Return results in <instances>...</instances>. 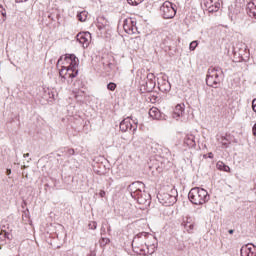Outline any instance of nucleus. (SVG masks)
<instances>
[{"mask_svg":"<svg viewBox=\"0 0 256 256\" xmlns=\"http://www.w3.org/2000/svg\"><path fill=\"white\" fill-rule=\"evenodd\" d=\"M127 191L130 193L132 199L137 201L139 205H151V195L145 191V184L141 181L132 182Z\"/></svg>","mask_w":256,"mask_h":256,"instance_id":"f257e3e1","label":"nucleus"},{"mask_svg":"<svg viewBox=\"0 0 256 256\" xmlns=\"http://www.w3.org/2000/svg\"><path fill=\"white\" fill-rule=\"evenodd\" d=\"M63 65L62 69L59 72L60 77L62 79H67L69 77L70 79H75L77 75H79V70H77V67L79 65V58L75 56V54H66L64 56V62H62Z\"/></svg>","mask_w":256,"mask_h":256,"instance_id":"f03ea898","label":"nucleus"},{"mask_svg":"<svg viewBox=\"0 0 256 256\" xmlns=\"http://www.w3.org/2000/svg\"><path fill=\"white\" fill-rule=\"evenodd\" d=\"M139 239H153L155 241V237L152 234H149L147 232H141L137 234V236L132 241V247L134 251L138 253V255H144V256L153 255V253H155V244L150 245V248H149V244L145 242L146 249L143 246L139 248V246H137Z\"/></svg>","mask_w":256,"mask_h":256,"instance_id":"7ed1b4c3","label":"nucleus"},{"mask_svg":"<svg viewBox=\"0 0 256 256\" xmlns=\"http://www.w3.org/2000/svg\"><path fill=\"white\" fill-rule=\"evenodd\" d=\"M225 74L223 73V68L216 66L210 67L208 69V74L206 77V84L208 87H213L217 89L219 85H221V81H223Z\"/></svg>","mask_w":256,"mask_h":256,"instance_id":"20e7f679","label":"nucleus"},{"mask_svg":"<svg viewBox=\"0 0 256 256\" xmlns=\"http://www.w3.org/2000/svg\"><path fill=\"white\" fill-rule=\"evenodd\" d=\"M188 199L193 205H203L209 201V192L203 188H192L188 193Z\"/></svg>","mask_w":256,"mask_h":256,"instance_id":"39448f33","label":"nucleus"},{"mask_svg":"<svg viewBox=\"0 0 256 256\" xmlns=\"http://www.w3.org/2000/svg\"><path fill=\"white\" fill-rule=\"evenodd\" d=\"M177 195H178L177 189L173 188L171 189L170 193H167V192L159 193L157 195V198L159 202L165 207H171V205L177 202Z\"/></svg>","mask_w":256,"mask_h":256,"instance_id":"423d86ee","label":"nucleus"},{"mask_svg":"<svg viewBox=\"0 0 256 256\" xmlns=\"http://www.w3.org/2000/svg\"><path fill=\"white\" fill-rule=\"evenodd\" d=\"M160 11L164 19H173V17L177 15L175 5L169 1H166L162 4V6L160 7Z\"/></svg>","mask_w":256,"mask_h":256,"instance_id":"0eeeda50","label":"nucleus"},{"mask_svg":"<svg viewBox=\"0 0 256 256\" xmlns=\"http://www.w3.org/2000/svg\"><path fill=\"white\" fill-rule=\"evenodd\" d=\"M120 131L126 133V131H132L135 133L137 131V121L133 120L131 122V118L127 117L120 122Z\"/></svg>","mask_w":256,"mask_h":256,"instance_id":"6e6552de","label":"nucleus"},{"mask_svg":"<svg viewBox=\"0 0 256 256\" xmlns=\"http://www.w3.org/2000/svg\"><path fill=\"white\" fill-rule=\"evenodd\" d=\"M203 6L208 13H217L221 9V2L219 0H203Z\"/></svg>","mask_w":256,"mask_h":256,"instance_id":"1a4fd4ad","label":"nucleus"},{"mask_svg":"<svg viewBox=\"0 0 256 256\" xmlns=\"http://www.w3.org/2000/svg\"><path fill=\"white\" fill-rule=\"evenodd\" d=\"M172 117H173V119H176V121H179V119H183V117H185V104L184 103H180L175 106Z\"/></svg>","mask_w":256,"mask_h":256,"instance_id":"9d476101","label":"nucleus"},{"mask_svg":"<svg viewBox=\"0 0 256 256\" xmlns=\"http://www.w3.org/2000/svg\"><path fill=\"white\" fill-rule=\"evenodd\" d=\"M148 113L149 116L156 121L165 120V114L161 113V111L157 107H152Z\"/></svg>","mask_w":256,"mask_h":256,"instance_id":"9b49d317","label":"nucleus"},{"mask_svg":"<svg viewBox=\"0 0 256 256\" xmlns=\"http://www.w3.org/2000/svg\"><path fill=\"white\" fill-rule=\"evenodd\" d=\"M241 256H256V247L255 245L248 244L243 246L240 250Z\"/></svg>","mask_w":256,"mask_h":256,"instance_id":"f8f14e48","label":"nucleus"},{"mask_svg":"<svg viewBox=\"0 0 256 256\" xmlns=\"http://www.w3.org/2000/svg\"><path fill=\"white\" fill-rule=\"evenodd\" d=\"M77 41L80 42L83 47H89V39H91V33H78L76 35Z\"/></svg>","mask_w":256,"mask_h":256,"instance_id":"ddd939ff","label":"nucleus"},{"mask_svg":"<svg viewBox=\"0 0 256 256\" xmlns=\"http://www.w3.org/2000/svg\"><path fill=\"white\" fill-rule=\"evenodd\" d=\"M146 79V90L153 91L155 89V85H157V83L155 82V74L148 73Z\"/></svg>","mask_w":256,"mask_h":256,"instance_id":"4468645a","label":"nucleus"},{"mask_svg":"<svg viewBox=\"0 0 256 256\" xmlns=\"http://www.w3.org/2000/svg\"><path fill=\"white\" fill-rule=\"evenodd\" d=\"M97 28L99 31H109V22L104 17L97 18Z\"/></svg>","mask_w":256,"mask_h":256,"instance_id":"2eb2a0df","label":"nucleus"},{"mask_svg":"<svg viewBox=\"0 0 256 256\" xmlns=\"http://www.w3.org/2000/svg\"><path fill=\"white\" fill-rule=\"evenodd\" d=\"M158 89L162 93H169L171 91V83L167 80H162L161 82H158Z\"/></svg>","mask_w":256,"mask_h":256,"instance_id":"dca6fc26","label":"nucleus"},{"mask_svg":"<svg viewBox=\"0 0 256 256\" xmlns=\"http://www.w3.org/2000/svg\"><path fill=\"white\" fill-rule=\"evenodd\" d=\"M184 143L189 147L190 149L193 147H196L197 143L195 142V135L193 134H187L184 138Z\"/></svg>","mask_w":256,"mask_h":256,"instance_id":"f3484780","label":"nucleus"},{"mask_svg":"<svg viewBox=\"0 0 256 256\" xmlns=\"http://www.w3.org/2000/svg\"><path fill=\"white\" fill-rule=\"evenodd\" d=\"M181 225L184 227L187 233H193V229H195V224L191 223V218L189 217L186 218V220H184Z\"/></svg>","mask_w":256,"mask_h":256,"instance_id":"a211bd4d","label":"nucleus"},{"mask_svg":"<svg viewBox=\"0 0 256 256\" xmlns=\"http://www.w3.org/2000/svg\"><path fill=\"white\" fill-rule=\"evenodd\" d=\"M247 13L249 17H254L256 19V1L248 3Z\"/></svg>","mask_w":256,"mask_h":256,"instance_id":"6ab92c4d","label":"nucleus"},{"mask_svg":"<svg viewBox=\"0 0 256 256\" xmlns=\"http://www.w3.org/2000/svg\"><path fill=\"white\" fill-rule=\"evenodd\" d=\"M216 169H218V171H224V173H231V168L223 163V161H218L216 163Z\"/></svg>","mask_w":256,"mask_h":256,"instance_id":"aec40b11","label":"nucleus"},{"mask_svg":"<svg viewBox=\"0 0 256 256\" xmlns=\"http://www.w3.org/2000/svg\"><path fill=\"white\" fill-rule=\"evenodd\" d=\"M87 17H89V12L82 11L77 15V19L81 21V23H85L87 21Z\"/></svg>","mask_w":256,"mask_h":256,"instance_id":"412c9836","label":"nucleus"},{"mask_svg":"<svg viewBox=\"0 0 256 256\" xmlns=\"http://www.w3.org/2000/svg\"><path fill=\"white\" fill-rule=\"evenodd\" d=\"M11 237V234L7 232V229H3V232H0V241H5V239H9Z\"/></svg>","mask_w":256,"mask_h":256,"instance_id":"4be33fe9","label":"nucleus"},{"mask_svg":"<svg viewBox=\"0 0 256 256\" xmlns=\"http://www.w3.org/2000/svg\"><path fill=\"white\" fill-rule=\"evenodd\" d=\"M44 97H46V99H53L55 95L53 94V91L47 89L44 91Z\"/></svg>","mask_w":256,"mask_h":256,"instance_id":"5701e85b","label":"nucleus"},{"mask_svg":"<svg viewBox=\"0 0 256 256\" xmlns=\"http://www.w3.org/2000/svg\"><path fill=\"white\" fill-rule=\"evenodd\" d=\"M1 232L3 233V229H6V232L9 233V224L7 222L2 221L0 224Z\"/></svg>","mask_w":256,"mask_h":256,"instance_id":"b1692460","label":"nucleus"},{"mask_svg":"<svg viewBox=\"0 0 256 256\" xmlns=\"http://www.w3.org/2000/svg\"><path fill=\"white\" fill-rule=\"evenodd\" d=\"M0 17H2L3 21H5V17H7V11L1 5H0Z\"/></svg>","mask_w":256,"mask_h":256,"instance_id":"393cba45","label":"nucleus"},{"mask_svg":"<svg viewBox=\"0 0 256 256\" xmlns=\"http://www.w3.org/2000/svg\"><path fill=\"white\" fill-rule=\"evenodd\" d=\"M129 5H133V6H137V5H141V3H143V0H127Z\"/></svg>","mask_w":256,"mask_h":256,"instance_id":"a878e982","label":"nucleus"},{"mask_svg":"<svg viewBox=\"0 0 256 256\" xmlns=\"http://www.w3.org/2000/svg\"><path fill=\"white\" fill-rule=\"evenodd\" d=\"M115 89H117V84L110 82L109 84H107V90L108 91H115Z\"/></svg>","mask_w":256,"mask_h":256,"instance_id":"bb28decb","label":"nucleus"},{"mask_svg":"<svg viewBox=\"0 0 256 256\" xmlns=\"http://www.w3.org/2000/svg\"><path fill=\"white\" fill-rule=\"evenodd\" d=\"M197 45H198L197 41H192L189 46L190 51H195V49H197Z\"/></svg>","mask_w":256,"mask_h":256,"instance_id":"cd10ccee","label":"nucleus"},{"mask_svg":"<svg viewBox=\"0 0 256 256\" xmlns=\"http://www.w3.org/2000/svg\"><path fill=\"white\" fill-rule=\"evenodd\" d=\"M66 155L68 157H71L72 155H75V149H73V148L67 149L66 150Z\"/></svg>","mask_w":256,"mask_h":256,"instance_id":"c85d7f7f","label":"nucleus"},{"mask_svg":"<svg viewBox=\"0 0 256 256\" xmlns=\"http://www.w3.org/2000/svg\"><path fill=\"white\" fill-rule=\"evenodd\" d=\"M88 227H89V229H92V230L97 229V222H95V221L90 222Z\"/></svg>","mask_w":256,"mask_h":256,"instance_id":"c756f323","label":"nucleus"},{"mask_svg":"<svg viewBox=\"0 0 256 256\" xmlns=\"http://www.w3.org/2000/svg\"><path fill=\"white\" fill-rule=\"evenodd\" d=\"M252 109H253L254 113H256V98L253 99V101H252Z\"/></svg>","mask_w":256,"mask_h":256,"instance_id":"7c9ffc66","label":"nucleus"},{"mask_svg":"<svg viewBox=\"0 0 256 256\" xmlns=\"http://www.w3.org/2000/svg\"><path fill=\"white\" fill-rule=\"evenodd\" d=\"M111 240H109V238H102V242L103 245H107L108 243H110Z\"/></svg>","mask_w":256,"mask_h":256,"instance_id":"2f4dec72","label":"nucleus"},{"mask_svg":"<svg viewBox=\"0 0 256 256\" xmlns=\"http://www.w3.org/2000/svg\"><path fill=\"white\" fill-rule=\"evenodd\" d=\"M252 133H253L254 137H256V123L254 124V126L252 128Z\"/></svg>","mask_w":256,"mask_h":256,"instance_id":"473e14b6","label":"nucleus"},{"mask_svg":"<svg viewBox=\"0 0 256 256\" xmlns=\"http://www.w3.org/2000/svg\"><path fill=\"white\" fill-rule=\"evenodd\" d=\"M16 1V3H27V1H29V0H15Z\"/></svg>","mask_w":256,"mask_h":256,"instance_id":"72a5a7b5","label":"nucleus"},{"mask_svg":"<svg viewBox=\"0 0 256 256\" xmlns=\"http://www.w3.org/2000/svg\"><path fill=\"white\" fill-rule=\"evenodd\" d=\"M62 62H63V56H61V57L58 59L57 65H60V63H62Z\"/></svg>","mask_w":256,"mask_h":256,"instance_id":"f704fd0d","label":"nucleus"},{"mask_svg":"<svg viewBox=\"0 0 256 256\" xmlns=\"http://www.w3.org/2000/svg\"><path fill=\"white\" fill-rule=\"evenodd\" d=\"M214 155H213V152H209L208 153V159H213Z\"/></svg>","mask_w":256,"mask_h":256,"instance_id":"c9c22d12","label":"nucleus"},{"mask_svg":"<svg viewBox=\"0 0 256 256\" xmlns=\"http://www.w3.org/2000/svg\"><path fill=\"white\" fill-rule=\"evenodd\" d=\"M6 175L9 177V175H11V169H7L6 170Z\"/></svg>","mask_w":256,"mask_h":256,"instance_id":"e433bc0d","label":"nucleus"},{"mask_svg":"<svg viewBox=\"0 0 256 256\" xmlns=\"http://www.w3.org/2000/svg\"><path fill=\"white\" fill-rule=\"evenodd\" d=\"M100 197H105V191L103 190L100 191Z\"/></svg>","mask_w":256,"mask_h":256,"instance_id":"4c0bfd02","label":"nucleus"},{"mask_svg":"<svg viewBox=\"0 0 256 256\" xmlns=\"http://www.w3.org/2000/svg\"><path fill=\"white\" fill-rule=\"evenodd\" d=\"M222 144L224 145V147H228L229 143L227 142H222Z\"/></svg>","mask_w":256,"mask_h":256,"instance_id":"58836bf2","label":"nucleus"},{"mask_svg":"<svg viewBox=\"0 0 256 256\" xmlns=\"http://www.w3.org/2000/svg\"><path fill=\"white\" fill-rule=\"evenodd\" d=\"M228 233H229L230 235H233L234 230H229Z\"/></svg>","mask_w":256,"mask_h":256,"instance_id":"ea45409f","label":"nucleus"},{"mask_svg":"<svg viewBox=\"0 0 256 256\" xmlns=\"http://www.w3.org/2000/svg\"><path fill=\"white\" fill-rule=\"evenodd\" d=\"M29 157V153L24 154V158Z\"/></svg>","mask_w":256,"mask_h":256,"instance_id":"a19ab883","label":"nucleus"},{"mask_svg":"<svg viewBox=\"0 0 256 256\" xmlns=\"http://www.w3.org/2000/svg\"><path fill=\"white\" fill-rule=\"evenodd\" d=\"M222 141H227V139L225 137H222Z\"/></svg>","mask_w":256,"mask_h":256,"instance_id":"79ce46f5","label":"nucleus"},{"mask_svg":"<svg viewBox=\"0 0 256 256\" xmlns=\"http://www.w3.org/2000/svg\"><path fill=\"white\" fill-rule=\"evenodd\" d=\"M222 29H227V27H225V26H222Z\"/></svg>","mask_w":256,"mask_h":256,"instance_id":"37998d69","label":"nucleus"},{"mask_svg":"<svg viewBox=\"0 0 256 256\" xmlns=\"http://www.w3.org/2000/svg\"><path fill=\"white\" fill-rule=\"evenodd\" d=\"M82 33H89V31H85V32H82Z\"/></svg>","mask_w":256,"mask_h":256,"instance_id":"c03bdc74","label":"nucleus"},{"mask_svg":"<svg viewBox=\"0 0 256 256\" xmlns=\"http://www.w3.org/2000/svg\"><path fill=\"white\" fill-rule=\"evenodd\" d=\"M108 231H111V227L108 228Z\"/></svg>","mask_w":256,"mask_h":256,"instance_id":"a18cd8bd","label":"nucleus"}]
</instances>
